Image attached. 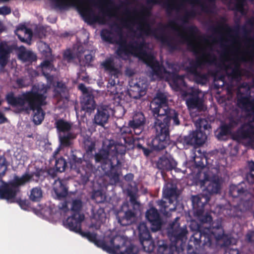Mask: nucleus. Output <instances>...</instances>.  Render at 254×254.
I'll return each mask as SVG.
<instances>
[{
	"label": "nucleus",
	"instance_id": "60",
	"mask_svg": "<svg viewBox=\"0 0 254 254\" xmlns=\"http://www.w3.org/2000/svg\"><path fill=\"white\" fill-rule=\"evenodd\" d=\"M128 195L129 196V201L131 204V208H137L136 207H139V203L136 200L135 194L131 191H129Z\"/></svg>",
	"mask_w": 254,
	"mask_h": 254
},
{
	"label": "nucleus",
	"instance_id": "55",
	"mask_svg": "<svg viewBox=\"0 0 254 254\" xmlns=\"http://www.w3.org/2000/svg\"><path fill=\"white\" fill-rule=\"evenodd\" d=\"M74 137L72 133L68 132L66 135L60 136L61 144L64 146H69L71 144L70 139Z\"/></svg>",
	"mask_w": 254,
	"mask_h": 254
},
{
	"label": "nucleus",
	"instance_id": "42",
	"mask_svg": "<svg viewBox=\"0 0 254 254\" xmlns=\"http://www.w3.org/2000/svg\"><path fill=\"white\" fill-rule=\"evenodd\" d=\"M203 214L204 212H202L200 215H194L195 216L197 217L198 219L200 221V224H197L195 222H192L191 223H193L194 227H195L196 224L200 225L202 227H204L203 225L205 224H211L212 221V217L211 215L208 213H206L204 215Z\"/></svg>",
	"mask_w": 254,
	"mask_h": 254
},
{
	"label": "nucleus",
	"instance_id": "57",
	"mask_svg": "<svg viewBox=\"0 0 254 254\" xmlns=\"http://www.w3.org/2000/svg\"><path fill=\"white\" fill-rule=\"evenodd\" d=\"M232 79H239L241 76V71L240 65L236 64L232 69L231 72L228 74Z\"/></svg>",
	"mask_w": 254,
	"mask_h": 254
},
{
	"label": "nucleus",
	"instance_id": "64",
	"mask_svg": "<svg viewBox=\"0 0 254 254\" xmlns=\"http://www.w3.org/2000/svg\"><path fill=\"white\" fill-rule=\"evenodd\" d=\"M119 75V74H117V77L114 75H110V78L109 79L107 87L116 86V85L119 84V80L118 79Z\"/></svg>",
	"mask_w": 254,
	"mask_h": 254
},
{
	"label": "nucleus",
	"instance_id": "62",
	"mask_svg": "<svg viewBox=\"0 0 254 254\" xmlns=\"http://www.w3.org/2000/svg\"><path fill=\"white\" fill-rule=\"evenodd\" d=\"M196 12L194 10H191L186 12L185 14L181 18V20L184 23H187L190 18H193L196 16Z\"/></svg>",
	"mask_w": 254,
	"mask_h": 254
},
{
	"label": "nucleus",
	"instance_id": "21",
	"mask_svg": "<svg viewBox=\"0 0 254 254\" xmlns=\"http://www.w3.org/2000/svg\"><path fill=\"white\" fill-rule=\"evenodd\" d=\"M110 108L107 105H101L98 107L97 112L94 115L93 123L96 125L104 127L110 117Z\"/></svg>",
	"mask_w": 254,
	"mask_h": 254
},
{
	"label": "nucleus",
	"instance_id": "37",
	"mask_svg": "<svg viewBox=\"0 0 254 254\" xmlns=\"http://www.w3.org/2000/svg\"><path fill=\"white\" fill-rule=\"evenodd\" d=\"M20 60L24 62L32 63L37 60V56L32 51L24 49L21 50L18 54Z\"/></svg>",
	"mask_w": 254,
	"mask_h": 254
},
{
	"label": "nucleus",
	"instance_id": "29",
	"mask_svg": "<svg viewBox=\"0 0 254 254\" xmlns=\"http://www.w3.org/2000/svg\"><path fill=\"white\" fill-rule=\"evenodd\" d=\"M137 214V208H128L125 212L124 215L119 217L118 222L122 226H128L133 223Z\"/></svg>",
	"mask_w": 254,
	"mask_h": 254
},
{
	"label": "nucleus",
	"instance_id": "2",
	"mask_svg": "<svg viewBox=\"0 0 254 254\" xmlns=\"http://www.w3.org/2000/svg\"><path fill=\"white\" fill-rule=\"evenodd\" d=\"M114 25L116 26L115 31L120 33L119 40L117 42L119 47L116 51V54L119 57L122 58L123 55L128 56L133 53H137L142 56L144 63L151 68L153 75L161 77L167 72L166 68L162 64H160L153 56L147 54L143 50L145 45L144 41L139 42L135 41L127 44V40L123 37L121 28L117 23H115Z\"/></svg>",
	"mask_w": 254,
	"mask_h": 254
},
{
	"label": "nucleus",
	"instance_id": "45",
	"mask_svg": "<svg viewBox=\"0 0 254 254\" xmlns=\"http://www.w3.org/2000/svg\"><path fill=\"white\" fill-rule=\"evenodd\" d=\"M82 207V201L80 199H75L72 200L71 211L72 215L77 216L79 215H84L81 213Z\"/></svg>",
	"mask_w": 254,
	"mask_h": 254
},
{
	"label": "nucleus",
	"instance_id": "16",
	"mask_svg": "<svg viewBox=\"0 0 254 254\" xmlns=\"http://www.w3.org/2000/svg\"><path fill=\"white\" fill-rule=\"evenodd\" d=\"M184 97H188L186 99V105L189 109L201 110L203 108V100L199 97L198 92L191 90L190 92L184 91Z\"/></svg>",
	"mask_w": 254,
	"mask_h": 254
},
{
	"label": "nucleus",
	"instance_id": "3",
	"mask_svg": "<svg viewBox=\"0 0 254 254\" xmlns=\"http://www.w3.org/2000/svg\"><path fill=\"white\" fill-rule=\"evenodd\" d=\"M147 6H142L140 11V16L137 29L147 36L153 35L156 39L159 40L161 43L166 46L170 52L179 49V46L177 42H172L173 38L165 35L163 33L164 28L169 27L174 29V26L177 25L175 21H171L167 26L162 25L159 28H152L148 21L147 18L150 16L151 11L154 5L160 4L159 0H146Z\"/></svg>",
	"mask_w": 254,
	"mask_h": 254
},
{
	"label": "nucleus",
	"instance_id": "52",
	"mask_svg": "<svg viewBox=\"0 0 254 254\" xmlns=\"http://www.w3.org/2000/svg\"><path fill=\"white\" fill-rule=\"evenodd\" d=\"M113 33L112 32L107 29H103L101 32V37L102 39L105 42L110 44H113L114 41L112 37Z\"/></svg>",
	"mask_w": 254,
	"mask_h": 254
},
{
	"label": "nucleus",
	"instance_id": "56",
	"mask_svg": "<svg viewBox=\"0 0 254 254\" xmlns=\"http://www.w3.org/2000/svg\"><path fill=\"white\" fill-rule=\"evenodd\" d=\"M133 88L134 90H131V92H136V94L132 95L131 93H130V96L134 99H139L146 94V90L144 89L140 88L138 83H136Z\"/></svg>",
	"mask_w": 254,
	"mask_h": 254
},
{
	"label": "nucleus",
	"instance_id": "53",
	"mask_svg": "<svg viewBox=\"0 0 254 254\" xmlns=\"http://www.w3.org/2000/svg\"><path fill=\"white\" fill-rule=\"evenodd\" d=\"M193 76L195 81L198 84L203 85L206 84L208 80L207 74L206 73H201L199 71L194 75Z\"/></svg>",
	"mask_w": 254,
	"mask_h": 254
},
{
	"label": "nucleus",
	"instance_id": "40",
	"mask_svg": "<svg viewBox=\"0 0 254 254\" xmlns=\"http://www.w3.org/2000/svg\"><path fill=\"white\" fill-rule=\"evenodd\" d=\"M55 126L59 132H68L71 128V124L63 119L57 120Z\"/></svg>",
	"mask_w": 254,
	"mask_h": 254
},
{
	"label": "nucleus",
	"instance_id": "32",
	"mask_svg": "<svg viewBox=\"0 0 254 254\" xmlns=\"http://www.w3.org/2000/svg\"><path fill=\"white\" fill-rule=\"evenodd\" d=\"M221 19L223 22L219 23L217 27L213 26L211 27L210 29L211 31L214 33H219L220 30H225L230 34L233 33L235 34L236 35L238 34L240 29V26L239 25H237L234 28H232L226 23V20L225 18L222 17Z\"/></svg>",
	"mask_w": 254,
	"mask_h": 254
},
{
	"label": "nucleus",
	"instance_id": "18",
	"mask_svg": "<svg viewBox=\"0 0 254 254\" xmlns=\"http://www.w3.org/2000/svg\"><path fill=\"white\" fill-rule=\"evenodd\" d=\"M207 139L206 133L203 130H195L184 137V142L188 145H202Z\"/></svg>",
	"mask_w": 254,
	"mask_h": 254
},
{
	"label": "nucleus",
	"instance_id": "13",
	"mask_svg": "<svg viewBox=\"0 0 254 254\" xmlns=\"http://www.w3.org/2000/svg\"><path fill=\"white\" fill-rule=\"evenodd\" d=\"M179 219V217H177L171 224V229L168 233L170 240L175 243L180 241L183 242L186 239L188 233L186 226L183 228L180 227V223L178 222Z\"/></svg>",
	"mask_w": 254,
	"mask_h": 254
},
{
	"label": "nucleus",
	"instance_id": "48",
	"mask_svg": "<svg viewBox=\"0 0 254 254\" xmlns=\"http://www.w3.org/2000/svg\"><path fill=\"white\" fill-rule=\"evenodd\" d=\"M140 242L144 252L150 253L154 251L155 245L152 238Z\"/></svg>",
	"mask_w": 254,
	"mask_h": 254
},
{
	"label": "nucleus",
	"instance_id": "17",
	"mask_svg": "<svg viewBox=\"0 0 254 254\" xmlns=\"http://www.w3.org/2000/svg\"><path fill=\"white\" fill-rule=\"evenodd\" d=\"M167 67L172 70V71H168L166 69V74L170 75L173 81L175 88L177 90H179L180 88L179 82L182 83H185L184 81V76L180 75L178 74L180 70V66L178 64L174 62H167L166 63Z\"/></svg>",
	"mask_w": 254,
	"mask_h": 254
},
{
	"label": "nucleus",
	"instance_id": "35",
	"mask_svg": "<svg viewBox=\"0 0 254 254\" xmlns=\"http://www.w3.org/2000/svg\"><path fill=\"white\" fill-rule=\"evenodd\" d=\"M107 91L112 96V99L118 103H120L122 99L124 94L122 87L120 84L116 86L107 87Z\"/></svg>",
	"mask_w": 254,
	"mask_h": 254
},
{
	"label": "nucleus",
	"instance_id": "11",
	"mask_svg": "<svg viewBox=\"0 0 254 254\" xmlns=\"http://www.w3.org/2000/svg\"><path fill=\"white\" fill-rule=\"evenodd\" d=\"M163 195L166 200H159L157 201V204L159 207L160 212L164 215H167L169 211L176 209L174 205L173 208H169V206L177 198V188L171 185L169 186H166L163 189Z\"/></svg>",
	"mask_w": 254,
	"mask_h": 254
},
{
	"label": "nucleus",
	"instance_id": "12",
	"mask_svg": "<svg viewBox=\"0 0 254 254\" xmlns=\"http://www.w3.org/2000/svg\"><path fill=\"white\" fill-rule=\"evenodd\" d=\"M39 50L43 56L46 59L40 64L42 73L43 74L46 73L50 72L54 68L53 64L51 49L48 45L45 43L41 42Z\"/></svg>",
	"mask_w": 254,
	"mask_h": 254
},
{
	"label": "nucleus",
	"instance_id": "25",
	"mask_svg": "<svg viewBox=\"0 0 254 254\" xmlns=\"http://www.w3.org/2000/svg\"><path fill=\"white\" fill-rule=\"evenodd\" d=\"M237 104L242 110L251 115H254V99H251L250 96L238 94Z\"/></svg>",
	"mask_w": 254,
	"mask_h": 254
},
{
	"label": "nucleus",
	"instance_id": "61",
	"mask_svg": "<svg viewBox=\"0 0 254 254\" xmlns=\"http://www.w3.org/2000/svg\"><path fill=\"white\" fill-rule=\"evenodd\" d=\"M7 169V167L5 159H2L0 157V178H2L5 175Z\"/></svg>",
	"mask_w": 254,
	"mask_h": 254
},
{
	"label": "nucleus",
	"instance_id": "34",
	"mask_svg": "<svg viewBox=\"0 0 254 254\" xmlns=\"http://www.w3.org/2000/svg\"><path fill=\"white\" fill-rule=\"evenodd\" d=\"M110 152L107 148L106 149H101L97 153L94 155L95 161L96 163H100L101 168L102 166L105 165V167L111 161L109 159V156Z\"/></svg>",
	"mask_w": 254,
	"mask_h": 254
},
{
	"label": "nucleus",
	"instance_id": "10",
	"mask_svg": "<svg viewBox=\"0 0 254 254\" xmlns=\"http://www.w3.org/2000/svg\"><path fill=\"white\" fill-rule=\"evenodd\" d=\"M25 179L14 175L12 180L8 182L2 181L0 186V199L8 201L14 200L18 192L20 187L25 185Z\"/></svg>",
	"mask_w": 254,
	"mask_h": 254
},
{
	"label": "nucleus",
	"instance_id": "22",
	"mask_svg": "<svg viewBox=\"0 0 254 254\" xmlns=\"http://www.w3.org/2000/svg\"><path fill=\"white\" fill-rule=\"evenodd\" d=\"M146 217L151 225V230L156 232L160 230L162 226V220L156 208H150L146 212Z\"/></svg>",
	"mask_w": 254,
	"mask_h": 254
},
{
	"label": "nucleus",
	"instance_id": "33",
	"mask_svg": "<svg viewBox=\"0 0 254 254\" xmlns=\"http://www.w3.org/2000/svg\"><path fill=\"white\" fill-rule=\"evenodd\" d=\"M205 202L201 201V197L199 195L192 196L191 197L192 205L194 215H200L204 211V206L207 202L205 198Z\"/></svg>",
	"mask_w": 254,
	"mask_h": 254
},
{
	"label": "nucleus",
	"instance_id": "14",
	"mask_svg": "<svg viewBox=\"0 0 254 254\" xmlns=\"http://www.w3.org/2000/svg\"><path fill=\"white\" fill-rule=\"evenodd\" d=\"M150 108L155 118V116L160 114V112L158 113V111L168 109L169 107L168 105V99L166 95L163 93L158 92L151 102Z\"/></svg>",
	"mask_w": 254,
	"mask_h": 254
},
{
	"label": "nucleus",
	"instance_id": "39",
	"mask_svg": "<svg viewBox=\"0 0 254 254\" xmlns=\"http://www.w3.org/2000/svg\"><path fill=\"white\" fill-rule=\"evenodd\" d=\"M138 230L140 242L151 238L149 231L145 223H140L138 226Z\"/></svg>",
	"mask_w": 254,
	"mask_h": 254
},
{
	"label": "nucleus",
	"instance_id": "58",
	"mask_svg": "<svg viewBox=\"0 0 254 254\" xmlns=\"http://www.w3.org/2000/svg\"><path fill=\"white\" fill-rule=\"evenodd\" d=\"M94 218L97 221L103 222L106 218V214L103 208L99 209L93 215Z\"/></svg>",
	"mask_w": 254,
	"mask_h": 254
},
{
	"label": "nucleus",
	"instance_id": "50",
	"mask_svg": "<svg viewBox=\"0 0 254 254\" xmlns=\"http://www.w3.org/2000/svg\"><path fill=\"white\" fill-rule=\"evenodd\" d=\"M66 166L67 162L63 157L56 159L55 167L57 171L63 172L65 171Z\"/></svg>",
	"mask_w": 254,
	"mask_h": 254
},
{
	"label": "nucleus",
	"instance_id": "15",
	"mask_svg": "<svg viewBox=\"0 0 254 254\" xmlns=\"http://www.w3.org/2000/svg\"><path fill=\"white\" fill-rule=\"evenodd\" d=\"M36 90L32 89L30 91L24 92L21 96L18 97L14 96L13 94H8L6 96L7 101L12 106H19L23 108L25 103L28 104Z\"/></svg>",
	"mask_w": 254,
	"mask_h": 254
},
{
	"label": "nucleus",
	"instance_id": "19",
	"mask_svg": "<svg viewBox=\"0 0 254 254\" xmlns=\"http://www.w3.org/2000/svg\"><path fill=\"white\" fill-rule=\"evenodd\" d=\"M233 137L238 140L254 139V126L250 124L242 125L234 134Z\"/></svg>",
	"mask_w": 254,
	"mask_h": 254
},
{
	"label": "nucleus",
	"instance_id": "54",
	"mask_svg": "<svg viewBox=\"0 0 254 254\" xmlns=\"http://www.w3.org/2000/svg\"><path fill=\"white\" fill-rule=\"evenodd\" d=\"M91 198L97 203H103L105 200V195L100 190L94 191L92 194Z\"/></svg>",
	"mask_w": 254,
	"mask_h": 254
},
{
	"label": "nucleus",
	"instance_id": "30",
	"mask_svg": "<svg viewBox=\"0 0 254 254\" xmlns=\"http://www.w3.org/2000/svg\"><path fill=\"white\" fill-rule=\"evenodd\" d=\"M81 106L82 110L87 113L90 114L93 112L96 106L93 95L92 94L83 95Z\"/></svg>",
	"mask_w": 254,
	"mask_h": 254
},
{
	"label": "nucleus",
	"instance_id": "51",
	"mask_svg": "<svg viewBox=\"0 0 254 254\" xmlns=\"http://www.w3.org/2000/svg\"><path fill=\"white\" fill-rule=\"evenodd\" d=\"M221 189L220 183L218 180L211 182L207 187L208 191L211 193H217Z\"/></svg>",
	"mask_w": 254,
	"mask_h": 254
},
{
	"label": "nucleus",
	"instance_id": "41",
	"mask_svg": "<svg viewBox=\"0 0 254 254\" xmlns=\"http://www.w3.org/2000/svg\"><path fill=\"white\" fill-rule=\"evenodd\" d=\"M231 133V130L230 127L223 124L220 126L219 130L216 132L215 135L218 140H226L227 136L230 134Z\"/></svg>",
	"mask_w": 254,
	"mask_h": 254
},
{
	"label": "nucleus",
	"instance_id": "20",
	"mask_svg": "<svg viewBox=\"0 0 254 254\" xmlns=\"http://www.w3.org/2000/svg\"><path fill=\"white\" fill-rule=\"evenodd\" d=\"M77 214V216L71 215L68 217L64 224L69 230L79 234L81 232V223L84 219V215Z\"/></svg>",
	"mask_w": 254,
	"mask_h": 254
},
{
	"label": "nucleus",
	"instance_id": "38",
	"mask_svg": "<svg viewBox=\"0 0 254 254\" xmlns=\"http://www.w3.org/2000/svg\"><path fill=\"white\" fill-rule=\"evenodd\" d=\"M145 122V118L143 114L138 112L135 114L131 120L128 122V125L130 127H143Z\"/></svg>",
	"mask_w": 254,
	"mask_h": 254
},
{
	"label": "nucleus",
	"instance_id": "4",
	"mask_svg": "<svg viewBox=\"0 0 254 254\" xmlns=\"http://www.w3.org/2000/svg\"><path fill=\"white\" fill-rule=\"evenodd\" d=\"M183 30H186L188 35L179 33L178 36L180 38V43L186 44L189 50L192 52L194 55L197 56L202 53L200 57H197L195 61H191L189 65L186 67V70L191 75H195L198 71L197 68L204 65L206 63L213 64L216 61L214 55L210 54H205L203 49L199 48L198 45L195 43V36L198 33L199 30L197 27L194 25L189 26L187 27H183Z\"/></svg>",
	"mask_w": 254,
	"mask_h": 254
},
{
	"label": "nucleus",
	"instance_id": "44",
	"mask_svg": "<svg viewBox=\"0 0 254 254\" xmlns=\"http://www.w3.org/2000/svg\"><path fill=\"white\" fill-rule=\"evenodd\" d=\"M96 144L91 138H88L83 141V147L88 156H93V152L95 150Z\"/></svg>",
	"mask_w": 254,
	"mask_h": 254
},
{
	"label": "nucleus",
	"instance_id": "59",
	"mask_svg": "<svg viewBox=\"0 0 254 254\" xmlns=\"http://www.w3.org/2000/svg\"><path fill=\"white\" fill-rule=\"evenodd\" d=\"M158 252L160 254H173V252L171 250L167 244L163 243L161 245H159Z\"/></svg>",
	"mask_w": 254,
	"mask_h": 254
},
{
	"label": "nucleus",
	"instance_id": "46",
	"mask_svg": "<svg viewBox=\"0 0 254 254\" xmlns=\"http://www.w3.org/2000/svg\"><path fill=\"white\" fill-rule=\"evenodd\" d=\"M194 162L196 168L202 169L207 165V159L204 155H195L194 157Z\"/></svg>",
	"mask_w": 254,
	"mask_h": 254
},
{
	"label": "nucleus",
	"instance_id": "1",
	"mask_svg": "<svg viewBox=\"0 0 254 254\" xmlns=\"http://www.w3.org/2000/svg\"><path fill=\"white\" fill-rule=\"evenodd\" d=\"M158 112L160 114L155 116L154 123L156 135L149 144L152 150L155 151L162 150L169 144L171 127L181 124L180 114L176 110L169 108Z\"/></svg>",
	"mask_w": 254,
	"mask_h": 254
},
{
	"label": "nucleus",
	"instance_id": "9",
	"mask_svg": "<svg viewBox=\"0 0 254 254\" xmlns=\"http://www.w3.org/2000/svg\"><path fill=\"white\" fill-rule=\"evenodd\" d=\"M46 96L37 90L28 106L21 109V111L28 112L31 110L34 112L33 121L36 125L41 124L44 119L45 113L42 107L46 105Z\"/></svg>",
	"mask_w": 254,
	"mask_h": 254
},
{
	"label": "nucleus",
	"instance_id": "43",
	"mask_svg": "<svg viewBox=\"0 0 254 254\" xmlns=\"http://www.w3.org/2000/svg\"><path fill=\"white\" fill-rule=\"evenodd\" d=\"M43 196V192L40 187H36L31 189L29 195L30 199L33 202H39Z\"/></svg>",
	"mask_w": 254,
	"mask_h": 254
},
{
	"label": "nucleus",
	"instance_id": "24",
	"mask_svg": "<svg viewBox=\"0 0 254 254\" xmlns=\"http://www.w3.org/2000/svg\"><path fill=\"white\" fill-rule=\"evenodd\" d=\"M47 177L46 168H36L35 171L31 173L25 172L20 177L25 179V185L31 182L38 183L39 181H43Z\"/></svg>",
	"mask_w": 254,
	"mask_h": 254
},
{
	"label": "nucleus",
	"instance_id": "7",
	"mask_svg": "<svg viewBox=\"0 0 254 254\" xmlns=\"http://www.w3.org/2000/svg\"><path fill=\"white\" fill-rule=\"evenodd\" d=\"M79 153L77 150H71L68 157V163L71 170L80 174V181L82 185H85L95 174L96 169L90 160L78 157L77 154Z\"/></svg>",
	"mask_w": 254,
	"mask_h": 254
},
{
	"label": "nucleus",
	"instance_id": "63",
	"mask_svg": "<svg viewBox=\"0 0 254 254\" xmlns=\"http://www.w3.org/2000/svg\"><path fill=\"white\" fill-rule=\"evenodd\" d=\"M11 202H16L17 203L19 206L21 207V208L23 209H26L29 206V202L27 200H23L20 198H17L14 199V200L11 201Z\"/></svg>",
	"mask_w": 254,
	"mask_h": 254
},
{
	"label": "nucleus",
	"instance_id": "26",
	"mask_svg": "<svg viewBox=\"0 0 254 254\" xmlns=\"http://www.w3.org/2000/svg\"><path fill=\"white\" fill-rule=\"evenodd\" d=\"M53 190L56 198L62 199L66 197L68 194L67 181L60 178L56 180L53 184Z\"/></svg>",
	"mask_w": 254,
	"mask_h": 254
},
{
	"label": "nucleus",
	"instance_id": "49",
	"mask_svg": "<svg viewBox=\"0 0 254 254\" xmlns=\"http://www.w3.org/2000/svg\"><path fill=\"white\" fill-rule=\"evenodd\" d=\"M144 141L143 139L140 138L136 137L134 138V146L139 150H142L143 154L145 156H148L151 152V150L149 149L146 148L143 146L142 143L140 142V141Z\"/></svg>",
	"mask_w": 254,
	"mask_h": 254
},
{
	"label": "nucleus",
	"instance_id": "23",
	"mask_svg": "<svg viewBox=\"0 0 254 254\" xmlns=\"http://www.w3.org/2000/svg\"><path fill=\"white\" fill-rule=\"evenodd\" d=\"M122 138L123 142H115L113 140H110L107 145V148L109 150L110 153L113 154L118 158V155H125L126 153L127 147L126 144L127 143V138L126 136H122Z\"/></svg>",
	"mask_w": 254,
	"mask_h": 254
},
{
	"label": "nucleus",
	"instance_id": "6",
	"mask_svg": "<svg viewBox=\"0 0 254 254\" xmlns=\"http://www.w3.org/2000/svg\"><path fill=\"white\" fill-rule=\"evenodd\" d=\"M190 227L194 232L190 241L194 245L195 249L200 247L202 242L203 246L210 247L213 239L218 241L222 239L224 236L222 223L219 220L213 222L208 227H202L197 224L194 227L193 223H191Z\"/></svg>",
	"mask_w": 254,
	"mask_h": 254
},
{
	"label": "nucleus",
	"instance_id": "28",
	"mask_svg": "<svg viewBox=\"0 0 254 254\" xmlns=\"http://www.w3.org/2000/svg\"><path fill=\"white\" fill-rule=\"evenodd\" d=\"M121 164V161L117 158L116 165H113L111 161L106 167H105V165L102 166V170L106 176H108L115 182H117L119 180V174L118 172L117 167Z\"/></svg>",
	"mask_w": 254,
	"mask_h": 254
},
{
	"label": "nucleus",
	"instance_id": "31",
	"mask_svg": "<svg viewBox=\"0 0 254 254\" xmlns=\"http://www.w3.org/2000/svg\"><path fill=\"white\" fill-rule=\"evenodd\" d=\"M177 165V162L172 158L162 156L159 158L157 166L159 170L170 171L175 169Z\"/></svg>",
	"mask_w": 254,
	"mask_h": 254
},
{
	"label": "nucleus",
	"instance_id": "27",
	"mask_svg": "<svg viewBox=\"0 0 254 254\" xmlns=\"http://www.w3.org/2000/svg\"><path fill=\"white\" fill-rule=\"evenodd\" d=\"M13 49V46L8 45L6 42H0V66L1 68H4L7 64Z\"/></svg>",
	"mask_w": 254,
	"mask_h": 254
},
{
	"label": "nucleus",
	"instance_id": "5",
	"mask_svg": "<svg viewBox=\"0 0 254 254\" xmlns=\"http://www.w3.org/2000/svg\"><path fill=\"white\" fill-rule=\"evenodd\" d=\"M243 181L237 185H231L229 195L233 198H240L241 201L236 205L231 206L226 210V214L230 217L241 219L245 217V213L252 209L253 202L252 191H254V185Z\"/></svg>",
	"mask_w": 254,
	"mask_h": 254
},
{
	"label": "nucleus",
	"instance_id": "8",
	"mask_svg": "<svg viewBox=\"0 0 254 254\" xmlns=\"http://www.w3.org/2000/svg\"><path fill=\"white\" fill-rule=\"evenodd\" d=\"M80 235L86 238L90 242L95 244L98 247L101 248L104 251L111 254H137V249L133 245H130L127 247L125 251H121L120 249L124 246V242H123L122 246L120 245H115L114 241L116 238H112L108 244L105 240L97 239V234L90 232H83L79 233Z\"/></svg>",
	"mask_w": 254,
	"mask_h": 254
},
{
	"label": "nucleus",
	"instance_id": "36",
	"mask_svg": "<svg viewBox=\"0 0 254 254\" xmlns=\"http://www.w3.org/2000/svg\"><path fill=\"white\" fill-rule=\"evenodd\" d=\"M101 65L105 71L109 72L110 75L117 77V74H120V71L115 67L114 60L112 58L106 59L101 63Z\"/></svg>",
	"mask_w": 254,
	"mask_h": 254
},
{
	"label": "nucleus",
	"instance_id": "47",
	"mask_svg": "<svg viewBox=\"0 0 254 254\" xmlns=\"http://www.w3.org/2000/svg\"><path fill=\"white\" fill-rule=\"evenodd\" d=\"M196 126L198 128L199 130H207L208 132L211 128V125L209 124L208 121L205 119H199L196 122Z\"/></svg>",
	"mask_w": 254,
	"mask_h": 254
}]
</instances>
